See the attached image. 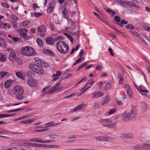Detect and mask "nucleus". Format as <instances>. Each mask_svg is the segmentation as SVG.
<instances>
[{
    "label": "nucleus",
    "mask_w": 150,
    "mask_h": 150,
    "mask_svg": "<svg viewBox=\"0 0 150 150\" xmlns=\"http://www.w3.org/2000/svg\"><path fill=\"white\" fill-rule=\"evenodd\" d=\"M137 115V109L136 107H132L130 111L127 113L124 112L121 114V117L124 121H128L132 120L135 118Z\"/></svg>",
    "instance_id": "1"
},
{
    "label": "nucleus",
    "mask_w": 150,
    "mask_h": 150,
    "mask_svg": "<svg viewBox=\"0 0 150 150\" xmlns=\"http://www.w3.org/2000/svg\"><path fill=\"white\" fill-rule=\"evenodd\" d=\"M57 48L58 51L62 54H65L68 52L69 47L64 42L60 41L57 44Z\"/></svg>",
    "instance_id": "2"
},
{
    "label": "nucleus",
    "mask_w": 150,
    "mask_h": 150,
    "mask_svg": "<svg viewBox=\"0 0 150 150\" xmlns=\"http://www.w3.org/2000/svg\"><path fill=\"white\" fill-rule=\"evenodd\" d=\"M21 53L23 55L28 56L34 55L36 54L34 49L29 46H26L23 47Z\"/></svg>",
    "instance_id": "3"
},
{
    "label": "nucleus",
    "mask_w": 150,
    "mask_h": 150,
    "mask_svg": "<svg viewBox=\"0 0 150 150\" xmlns=\"http://www.w3.org/2000/svg\"><path fill=\"white\" fill-rule=\"evenodd\" d=\"M133 149L136 150H150V140L146 141L142 144L136 145Z\"/></svg>",
    "instance_id": "4"
},
{
    "label": "nucleus",
    "mask_w": 150,
    "mask_h": 150,
    "mask_svg": "<svg viewBox=\"0 0 150 150\" xmlns=\"http://www.w3.org/2000/svg\"><path fill=\"white\" fill-rule=\"evenodd\" d=\"M14 93L17 96L16 98L18 100H22L24 98V96L21 95L24 93L23 88L18 85L16 86L14 88Z\"/></svg>",
    "instance_id": "5"
},
{
    "label": "nucleus",
    "mask_w": 150,
    "mask_h": 150,
    "mask_svg": "<svg viewBox=\"0 0 150 150\" xmlns=\"http://www.w3.org/2000/svg\"><path fill=\"white\" fill-rule=\"evenodd\" d=\"M28 68L37 74L40 75L44 74V71L42 67L36 64H31L29 66Z\"/></svg>",
    "instance_id": "6"
},
{
    "label": "nucleus",
    "mask_w": 150,
    "mask_h": 150,
    "mask_svg": "<svg viewBox=\"0 0 150 150\" xmlns=\"http://www.w3.org/2000/svg\"><path fill=\"white\" fill-rule=\"evenodd\" d=\"M61 81L56 83L55 85L52 87L50 91V93H52L54 92H56L59 91H63L64 90L62 86H58L61 84Z\"/></svg>",
    "instance_id": "7"
},
{
    "label": "nucleus",
    "mask_w": 150,
    "mask_h": 150,
    "mask_svg": "<svg viewBox=\"0 0 150 150\" xmlns=\"http://www.w3.org/2000/svg\"><path fill=\"white\" fill-rule=\"evenodd\" d=\"M87 106V105L86 104H81L72 110H71V111L73 112H75L79 110H81L85 108Z\"/></svg>",
    "instance_id": "8"
},
{
    "label": "nucleus",
    "mask_w": 150,
    "mask_h": 150,
    "mask_svg": "<svg viewBox=\"0 0 150 150\" xmlns=\"http://www.w3.org/2000/svg\"><path fill=\"white\" fill-rule=\"evenodd\" d=\"M92 96V98L93 99L97 98L100 97L103 95L102 92L100 91H95L91 94Z\"/></svg>",
    "instance_id": "9"
},
{
    "label": "nucleus",
    "mask_w": 150,
    "mask_h": 150,
    "mask_svg": "<svg viewBox=\"0 0 150 150\" xmlns=\"http://www.w3.org/2000/svg\"><path fill=\"white\" fill-rule=\"evenodd\" d=\"M55 6V4L54 2L50 3L49 4V6L47 10V13L49 14L51 13L53 11Z\"/></svg>",
    "instance_id": "10"
},
{
    "label": "nucleus",
    "mask_w": 150,
    "mask_h": 150,
    "mask_svg": "<svg viewBox=\"0 0 150 150\" xmlns=\"http://www.w3.org/2000/svg\"><path fill=\"white\" fill-rule=\"evenodd\" d=\"M28 84L31 87H34L36 86L37 85L36 80L33 79H30L28 80Z\"/></svg>",
    "instance_id": "11"
},
{
    "label": "nucleus",
    "mask_w": 150,
    "mask_h": 150,
    "mask_svg": "<svg viewBox=\"0 0 150 150\" xmlns=\"http://www.w3.org/2000/svg\"><path fill=\"white\" fill-rule=\"evenodd\" d=\"M37 29L38 32H45L46 31V26L43 25H40L38 27Z\"/></svg>",
    "instance_id": "12"
},
{
    "label": "nucleus",
    "mask_w": 150,
    "mask_h": 150,
    "mask_svg": "<svg viewBox=\"0 0 150 150\" xmlns=\"http://www.w3.org/2000/svg\"><path fill=\"white\" fill-rule=\"evenodd\" d=\"M61 123L60 122L55 123L54 121H51L45 124V125H48L47 127L56 126Z\"/></svg>",
    "instance_id": "13"
},
{
    "label": "nucleus",
    "mask_w": 150,
    "mask_h": 150,
    "mask_svg": "<svg viewBox=\"0 0 150 150\" xmlns=\"http://www.w3.org/2000/svg\"><path fill=\"white\" fill-rule=\"evenodd\" d=\"M99 122L100 123H110L112 122V120L108 118H101L99 119Z\"/></svg>",
    "instance_id": "14"
},
{
    "label": "nucleus",
    "mask_w": 150,
    "mask_h": 150,
    "mask_svg": "<svg viewBox=\"0 0 150 150\" xmlns=\"http://www.w3.org/2000/svg\"><path fill=\"white\" fill-rule=\"evenodd\" d=\"M6 42L4 39L0 38V47L5 48L6 46Z\"/></svg>",
    "instance_id": "15"
},
{
    "label": "nucleus",
    "mask_w": 150,
    "mask_h": 150,
    "mask_svg": "<svg viewBox=\"0 0 150 150\" xmlns=\"http://www.w3.org/2000/svg\"><path fill=\"white\" fill-rule=\"evenodd\" d=\"M27 31L28 30L26 29H21L18 30V33H20L22 36L26 35Z\"/></svg>",
    "instance_id": "16"
},
{
    "label": "nucleus",
    "mask_w": 150,
    "mask_h": 150,
    "mask_svg": "<svg viewBox=\"0 0 150 150\" xmlns=\"http://www.w3.org/2000/svg\"><path fill=\"white\" fill-rule=\"evenodd\" d=\"M1 26L2 28L6 29H9L11 27L9 23H2L1 24Z\"/></svg>",
    "instance_id": "17"
},
{
    "label": "nucleus",
    "mask_w": 150,
    "mask_h": 150,
    "mask_svg": "<svg viewBox=\"0 0 150 150\" xmlns=\"http://www.w3.org/2000/svg\"><path fill=\"white\" fill-rule=\"evenodd\" d=\"M110 100V98L109 96L107 95H106L102 103V105H104L105 104L108 103Z\"/></svg>",
    "instance_id": "18"
},
{
    "label": "nucleus",
    "mask_w": 150,
    "mask_h": 150,
    "mask_svg": "<svg viewBox=\"0 0 150 150\" xmlns=\"http://www.w3.org/2000/svg\"><path fill=\"white\" fill-rule=\"evenodd\" d=\"M46 41L47 43L50 45H52L54 43V40L51 37L47 38Z\"/></svg>",
    "instance_id": "19"
},
{
    "label": "nucleus",
    "mask_w": 150,
    "mask_h": 150,
    "mask_svg": "<svg viewBox=\"0 0 150 150\" xmlns=\"http://www.w3.org/2000/svg\"><path fill=\"white\" fill-rule=\"evenodd\" d=\"M120 137H127L128 138H132L133 137V135L132 134H121Z\"/></svg>",
    "instance_id": "20"
},
{
    "label": "nucleus",
    "mask_w": 150,
    "mask_h": 150,
    "mask_svg": "<svg viewBox=\"0 0 150 150\" xmlns=\"http://www.w3.org/2000/svg\"><path fill=\"white\" fill-rule=\"evenodd\" d=\"M102 125L104 127H108L110 128H114L116 126V123H115L110 124H103Z\"/></svg>",
    "instance_id": "21"
},
{
    "label": "nucleus",
    "mask_w": 150,
    "mask_h": 150,
    "mask_svg": "<svg viewBox=\"0 0 150 150\" xmlns=\"http://www.w3.org/2000/svg\"><path fill=\"white\" fill-rule=\"evenodd\" d=\"M31 141L37 142L39 143H47L49 142L48 141L45 140L42 141L40 139L36 138V139H33L31 140Z\"/></svg>",
    "instance_id": "22"
},
{
    "label": "nucleus",
    "mask_w": 150,
    "mask_h": 150,
    "mask_svg": "<svg viewBox=\"0 0 150 150\" xmlns=\"http://www.w3.org/2000/svg\"><path fill=\"white\" fill-rule=\"evenodd\" d=\"M125 1H122L121 0H117L116 1V2L117 3H118L120 5L122 6L125 7L126 6V5H127V4H125Z\"/></svg>",
    "instance_id": "23"
},
{
    "label": "nucleus",
    "mask_w": 150,
    "mask_h": 150,
    "mask_svg": "<svg viewBox=\"0 0 150 150\" xmlns=\"http://www.w3.org/2000/svg\"><path fill=\"white\" fill-rule=\"evenodd\" d=\"M12 84V83L10 80H7L5 82L4 86L6 88H8L11 86Z\"/></svg>",
    "instance_id": "24"
},
{
    "label": "nucleus",
    "mask_w": 150,
    "mask_h": 150,
    "mask_svg": "<svg viewBox=\"0 0 150 150\" xmlns=\"http://www.w3.org/2000/svg\"><path fill=\"white\" fill-rule=\"evenodd\" d=\"M6 59V56L0 53V61L2 62H5Z\"/></svg>",
    "instance_id": "25"
},
{
    "label": "nucleus",
    "mask_w": 150,
    "mask_h": 150,
    "mask_svg": "<svg viewBox=\"0 0 150 150\" xmlns=\"http://www.w3.org/2000/svg\"><path fill=\"white\" fill-rule=\"evenodd\" d=\"M62 16L64 18L67 19L69 18L68 16L67 11L66 8H65L63 11Z\"/></svg>",
    "instance_id": "26"
},
{
    "label": "nucleus",
    "mask_w": 150,
    "mask_h": 150,
    "mask_svg": "<svg viewBox=\"0 0 150 150\" xmlns=\"http://www.w3.org/2000/svg\"><path fill=\"white\" fill-rule=\"evenodd\" d=\"M25 109V108H22L17 109H15L12 110H8L7 111L8 113L13 112H18L21 110H23Z\"/></svg>",
    "instance_id": "27"
},
{
    "label": "nucleus",
    "mask_w": 150,
    "mask_h": 150,
    "mask_svg": "<svg viewBox=\"0 0 150 150\" xmlns=\"http://www.w3.org/2000/svg\"><path fill=\"white\" fill-rule=\"evenodd\" d=\"M115 139L114 138L105 137V141L112 142H115Z\"/></svg>",
    "instance_id": "28"
},
{
    "label": "nucleus",
    "mask_w": 150,
    "mask_h": 150,
    "mask_svg": "<svg viewBox=\"0 0 150 150\" xmlns=\"http://www.w3.org/2000/svg\"><path fill=\"white\" fill-rule=\"evenodd\" d=\"M16 55V54L14 52L11 53L9 56V60L11 61H12L15 57Z\"/></svg>",
    "instance_id": "29"
},
{
    "label": "nucleus",
    "mask_w": 150,
    "mask_h": 150,
    "mask_svg": "<svg viewBox=\"0 0 150 150\" xmlns=\"http://www.w3.org/2000/svg\"><path fill=\"white\" fill-rule=\"evenodd\" d=\"M34 60L38 65H40L43 59L38 57H36L34 58Z\"/></svg>",
    "instance_id": "30"
},
{
    "label": "nucleus",
    "mask_w": 150,
    "mask_h": 150,
    "mask_svg": "<svg viewBox=\"0 0 150 150\" xmlns=\"http://www.w3.org/2000/svg\"><path fill=\"white\" fill-rule=\"evenodd\" d=\"M36 41L40 47H42L43 46V42L41 39L39 38H38L36 39Z\"/></svg>",
    "instance_id": "31"
},
{
    "label": "nucleus",
    "mask_w": 150,
    "mask_h": 150,
    "mask_svg": "<svg viewBox=\"0 0 150 150\" xmlns=\"http://www.w3.org/2000/svg\"><path fill=\"white\" fill-rule=\"evenodd\" d=\"M105 136H97L95 137L96 139L100 141H105Z\"/></svg>",
    "instance_id": "32"
},
{
    "label": "nucleus",
    "mask_w": 150,
    "mask_h": 150,
    "mask_svg": "<svg viewBox=\"0 0 150 150\" xmlns=\"http://www.w3.org/2000/svg\"><path fill=\"white\" fill-rule=\"evenodd\" d=\"M147 105L146 103L143 102L142 103V109L143 111H145L147 109Z\"/></svg>",
    "instance_id": "33"
},
{
    "label": "nucleus",
    "mask_w": 150,
    "mask_h": 150,
    "mask_svg": "<svg viewBox=\"0 0 150 150\" xmlns=\"http://www.w3.org/2000/svg\"><path fill=\"white\" fill-rule=\"evenodd\" d=\"M145 92L147 93H148L149 92V91L148 90H142L140 93L144 96L147 97L148 98H150V96H148L147 94L145 93Z\"/></svg>",
    "instance_id": "34"
},
{
    "label": "nucleus",
    "mask_w": 150,
    "mask_h": 150,
    "mask_svg": "<svg viewBox=\"0 0 150 150\" xmlns=\"http://www.w3.org/2000/svg\"><path fill=\"white\" fill-rule=\"evenodd\" d=\"M64 34L70 40L71 43L73 44V38L71 35L66 33H64Z\"/></svg>",
    "instance_id": "35"
},
{
    "label": "nucleus",
    "mask_w": 150,
    "mask_h": 150,
    "mask_svg": "<svg viewBox=\"0 0 150 150\" xmlns=\"http://www.w3.org/2000/svg\"><path fill=\"white\" fill-rule=\"evenodd\" d=\"M112 83L111 82H109L105 85V88L106 90H108L112 86Z\"/></svg>",
    "instance_id": "36"
},
{
    "label": "nucleus",
    "mask_w": 150,
    "mask_h": 150,
    "mask_svg": "<svg viewBox=\"0 0 150 150\" xmlns=\"http://www.w3.org/2000/svg\"><path fill=\"white\" fill-rule=\"evenodd\" d=\"M11 19L13 22H16L17 21L18 18L15 15H13L12 16Z\"/></svg>",
    "instance_id": "37"
},
{
    "label": "nucleus",
    "mask_w": 150,
    "mask_h": 150,
    "mask_svg": "<svg viewBox=\"0 0 150 150\" xmlns=\"http://www.w3.org/2000/svg\"><path fill=\"white\" fill-rule=\"evenodd\" d=\"M8 74V72H6L2 71L0 72V79H2L5 76Z\"/></svg>",
    "instance_id": "38"
},
{
    "label": "nucleus",
    "mask_w": 150,
    "mask_h": 150,
    "mask_svg": "<svg viewBox=\"0 0 150 150\" xmlns=\"http://www.w3.org/2000/svg\"><path fill=\"white\" fill-rule=\"evenodd\" d=\"M45 52L47 54H49L51 56H54V53L48 49H46L45 50Z\"/></svg>",
    "instance_id": "39"
},
{
    "label": "nucleus",
    "mask_w": 150,
    "mask_h": 150,
    "mask_svg": "<svg viewBox=\"0 0 150 150\" xmlns=\"http://www.w3.org/2000/svg\"><path fill=\"white\" fill-rule=\"evenodd\" d=\"M62 74V73L60 72L59 71H57L56 74H54L53 75V77H58Z\"/></svg>",
    "instance_id": "40"
},
{
    "label": "nucleus",
    "mask_w": 150,
    "mask_h": 150,
    "mask_svg": "<svg viewBox=\"0 0 150 150\" xmlns=\"http://www.w3.org/2000/svg\"><path fill=\"white\" fill-rule=\"evenodd\" d=\"M40 65H41L42 66L46 68H47L49 66L48 64L45 61L43 60H42L41 64Z\"/></svg>",
    "instance_id": "41"
},
{
    "label": "nucleus",
    "mask_w": 150,
    "mask_h": 150,
    "mask_svg": "<svg viewBox=\"0 0 150 150\" xmlns=\"http://www.w3.org/2000/svg\"><path fill=\"white\" fill-rule=\"evenodd\" d=\"M127 23H128V22L127 21H125L124 20H122L121 21L120 23H119V25L121 27H122L123 26L122 24H126Z\"/></svg>",
    "instance_id": "42"
},
{
    "label": "nucleus",
    "mask_w": 150,
    "mask_h": 150,
    "mask_svg": "<svg viewBox=\"0 0 150 150\" xmlns=\"http://www.w3.org/2000/svg\"><path fill=\"white\" fill-rule=\"evenodd\" d=\"M130 32L136 36L138 37H140V35L137 32L135 31L134 30H131Z\"/></svg>",
    "instance_id": "43"
},
{
    "label": "nucleus",
    "mask_w": 150,
    "mask_h": 150,
    "mask_svg": "<svg viewBox=\"0 0 150 150\" xmlns=\"http://www.w3.org/2000/svg\"><path fill=\"white\" fill-rule=\"evenodd\" d=\"M10 146L13 149H16L18 146L17 144L13 143L11 144L10 145Z\"/></svg>",
    "instance_id": "44"
},
{
    "label": "nucleus",
    "mask_w": 150,
    "mask_h": 150,
    "mask_svg": "<svg viewBox=\"0 0 150 150\" xmlns=\"http://www.w3.org/2000/svg\"><path fill=\"white\" fill-rule=\"evenodd\" d=\"M116 112V110L115 109L113 108L112 109H111L110 110L109 112H108V113L109 115H111L112 114H114Z\"/></svg>",
    "instance_id": "45"
},
{
    "label": "nucleus",
    "mask_w": 150,
    "mask_h": 150,
    "mask_svg": "<svg viewBox=\"0 0 150 150\" xmlns=\"http://www.w3.org/2000/svg\"><path fill=\"white\" fill-rule=\"evenodd\" d=\"M67 20L68 23L72 25H74V23L71 19L68 18L67 19Z\"/></svg>",
    "instance_id": "46"
},
{
    "label": "nucleus",
    "mask_w": 150,
    "mask_h": 150,
    "mask_svg": "<svg viewBox=\"0 0 150 150\" xmlns=\"http://www.w3.org/2000/svg\"><path fill=\"white\" fill-rule=\"evenodd\" d=\"M125 28H130L131 29L134 28V26L132 24H129L126 25Z\"/></svg>",
    "instance_id": "47"
},
{
    "label": "nucleus",
    "mask_w": 150,
    "mask_h": 150,
    "mask_svg": "<svg viewBox=\"0 0 150 150\" xmlns=\"http://www.w3.org/2000/svg\"><path fill=\"white\" fill-rule=\"evenodd\" d=\"M35 145L34 146H36L37 147H45L46 145H44L43 144H34Z\"/></svg>",
    "instance_id": "48"
},
{
    "label": "nucleus",
    "mask_w": 150,
    "mask_h": 150,
    "mask_svg": "<svg viewBox=\"0 0 150 150\" xmlns=\"http://www.w3.org/2000/svg\"><path fill=\"white\" fill-rule=\"evenodd\" d=\"M1 4L2 6L4 7L7 8H9V6L7 4V3L6 2L2 3Z\"/></svg>",
    "instance_id": "49"
},
{
    "label": "nucleus",
    "mask_w": 150,
    "mask_h": 150,
    "mask_svg": "<svg viewBox=\"0 0 150 150\" xmlns=\"http://www.w3.org/2000/svg\"><path fill=\"white\" fill-rule=\"evenodd\" d=\"M125 4H127V5H128L129 6H134V4L133 2H130V1H125Z\"/></svg>",
    "instance_id": "50"
},
{
    "label": "nucleus",
    "mask_w": 150,
    "mask_h": 150,
    "mask_svg": "<svg viewBox=\"0 0 150 150\" xmlns=\"http://www.w3.org/2000/svg\"><path fill=\"white\" fill-rule=\"evenodd\" d=\"M42 15V13H34V15L35 17L37 18H39L40 16H41Z\"/></svg>",
    "instance_id": "51"
},
{
    "label": "nucleus",
    "mask_w": 150,
    "mask_h": 150,
    "mask_svg": "<svg viewBox=\"0 0 150 150\" xmlns=\"http://www.w3.org/2000/svg\"><path fill=\"white\" fill-rule=\"evenodd\" d=\"M16 75L18 77L21 78L22 79H23V78L22 77L23 75H22V74L20 72H17L16 73Z\"/></svg>",
    "instance_id": "52"
},
{
    "label": "nucleus",
    "mask_w": 150,
    "mask_h": 150,
    "mask_svg": "<svg viewBox=\"0 0 150 150\" xmlns=\"http://www.w3.org/2000/svg\"><path fill=\"white\" fill-rule=\"evenodd\" d=\"M114 18L115 20L117 22H119L121 20L120 17L117 15L115 16Z\"/></svg>",
    "instance_id": "53"
},
{
    "label": "nucleus",
    "mask_w": 150,
    "mask_h": 150,
    "mask_svg": "<svg viewBox=\"0 0 150 150\" xmlns=\"http://www.w3.org/2000/svg\"><path fill=\"white\" fill-rule=\"evenodd\" d=\"M33 8L35 11H37L39 9V7L36 4H34L33 5Z\"/></svg>",
    "instance_id": "54"
},
{
    "label": "nucleus",
    "mask_w": 150,
    "mask_h": 150,
    "mask_svg": "<svg viewBox=\"0 0 150 150\" xmlns=\"http://www.w3.org/2000/svg\"><path fill=\"white\" fill-rule=\"evenodd\" d=\"M109 27H110V28H112V29L115 30V31H116L117 33H118V32L121 33V32L119 30H118L117 28H115L114 27L110 25V26Z\"/></svg>",
    "instance_id": "55"
},
{
    "label": "nucleus",
    "mask_w": 150,
    "mask_h": 150,
    "mask_svg": "<svg viewBox=\"0 0 150 150\" xmlns=\"http://www.w3.org/2000/svg\"><path fill=\"white\" fill-rule=\"evenodd\" d=\"M103 68V66L102 65L98 66L96 67V69L98 71L101 70Z\"/></svg>",
    "instance_id": "56"
},
{
    "label": "nucleus",
    "mask_w": 150,
    "mask_h": 150,
    "mask_svg": "<svg viewBox=\"0 0 150 150\" xmlns=\"http://www.w3.org/2000/svg\"><path fill=\"white\" fill-rule=\"evenodd\" d=\"M49 147L52 148H59V146L58 145H50Z\"/></svg>",
    "instance_id": "57"
},
{
    "label": "nucleus",
    "mask_w": 150,
    "mask_h": 150,
    "mask_svg": "<svg viewBox=\"0 0 150 150\" xmlns=\"http://www.w3.org/2000/svg\"><path fill=\"white\" fill-rule=\"evenodd\" d=\"M12 39L15 42H18L20 40L19 38L18 37H13Z\"/></svg>",
    "instance_id": "58"
},
{
    "label": "nucleus",
    "mask_w": 150,
    "mask_h": 150,
    "mask_svg": "<svg viewBox=\"0 0 150 150\" xmlns=\"http://www.w3.org/2000/svg\"><path fill=\"white\" fill-rule=\"evenodd\" d=\"M33 74V73L31 71H29L27 72V75L29 77L32 76Z\"/></svg>",
    "instance_id": "59"
},
{
    "label": "nucleus",
    "mask_w": 150,
    "mask_h": 150,
    "mask_svg": "<svg viewBox=\"0 0 150 150\" xmlns=\"http://www.w3.org/2000/svg\"><path fill=\"white\" fill-rule=\"evenodd\" d=\"M108 51L110 52V53L112 56H114V54L113 52V50L111 48H109L108 49Z\"/></svg>",
    "instance_id": "60"
},
{
    "label": "nucleus",
    "mask_w": 150,
    "mask_h": 150,
    "mask_svg": "<svg viewBox=\"0 0 150 150\" xmlns=\"http://www.w3.org/2000/svg\"><path fill=\"white\" fill-rule=\"evenodd\" d=\"M48 130L47 129H42L40 130H38L35 131V132H43L45 131H46Z\"/></svg>",
    "instance_id": "61"
},
{
    "label": "nucleus",
    "mask_w": 150,
    "mask_h": 150,
    "mask_svg": "<svg viewBox=\"0 0 150 150\" xmlns=\"http://www.w3.org/2000/svg\"><path fill=\"white\" fill-rule=\"evenodd\" d=\"M29 21H24L23 22V25L24 26H25L27 25H28L29 24Z\"/></svg>",
    "instance_id": "62"
},
{
    "label": "nucleus",
    "mask_w": 150,
    "mask_h": 150,
    "mask_svg": "<svg viewBox=\"0 0 150 150\" xmlns=\"http://www.w3.org/2000/svg\"><path fill=\"white\" fill-rule=\"evenodd\" d=\"M99 106V104L97 102H95L94 104V107L95 108H98Z\"/></svg>",
    "instance_id": "63"
},
{
    "label": "nucleus",
    "mask_w": 150,
    "mask_h": 150,
    "mask_svg": "<svg viewBox=\"0 0 150 150\" xmlns=\"http://www.w3.org/2000/svg\"><path fill=\"white\" fill-rule=\"evenodd\" d=\"M140 39L143 41V42L145 44H147V43L146 41L145 40L144 38L141 36H140V37H139Z\"/></svg>",
    "instance_id": "64"
}]
</instances>
